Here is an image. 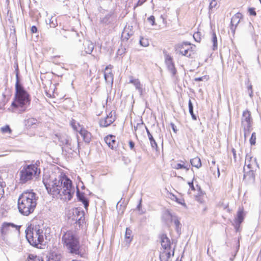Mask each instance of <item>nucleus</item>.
Returning <instances> with one entry per match:
<instances>
[{
    "instance_id": "nucleus-2",
    "label": "nucleus",
    "mask_w": 261,
    "mask_h": 261,
    "mask_svg": "<svg viewBox=\"0 0 261 261\" xmlns=\"http://www.w3.org/2000/svg\"><path fill=\"white\" fill-rule=\"evenodd\" d=\"M16 70H17V73L15 93L13 101L8 108V110L12 113L21 114L28 110L31 102V97L29 93L19 82L17 65Z\"/></svg>"
},
{
    "instance_id": "nucleus-47",
    "label": "nucleus",
    "mask_w": 261,
    "mask_h": 261,
    "mask_svg": "<svg viewBox=\"0 0 261 261\" xmlns=\"http://www.w3.org/2000/svg\"><path fill=\"white\" fill-rule=\"evenodd\" d=\"M188 184H189V185L191 190H192L193 191H195L196 189H195V187H194L193 182L192 181V182H189L188 183Z\"/></svg>"
},
{
    "instance_id": "nucleus-40",
    "label": "nucleus",
    "mask_w": 261,
    "mask_h": 261,
    "mask_svg": "<svg viewBox=\"0 0 261 261\" xmlns=\"http://www.w3.org/2000/svg\"><path fill=\"white\" fill-rule=\"evenodd\" d=\"M76 223L78 224L80 226L84 223H85L84 216L83 215L81 216L80 218H79V220L76 222Z\"/></svg>"
},
{
    "instance_id": "nucleus-21",
    "label": "nucleus",
    "mask_w": 261,
    "mask_h": 261,
    "mask_svg": "<svg viewBox=\"0 0 261 261\" xmlns=\"http://www.w3.org/2000/svg\"><path fill=\"white\" fill-rule=\"evenodd\" d=\"M77 195L80 201L83 203L85 208L87 209L89 206V200L85 196V194L83 193H78Z\"/></svg>"
},
{
    "instance_id": "nucleus-33",
    "label": "nucleus",
    "mask_w": 261,
    "mask_h": 261,
    "mask_svg": "<svg viewBox=\"0 0 261 261\" xmlns=\"http://www.w3.org/2000/svg\"><path fill=\"white\" fill-rule=\"evenodd\" d=\"M188 106H189V112L192 116V118L193 120H196V117L194 114L193 112V107L192 103L191 100L190 99L188 102Z\"/></svg>"
},
{
    "instance_id": "nucleus-53",
    "label": "nucleus",
    "mask_w": 261,
    "mask_h": 261,
    "mask_svg": "<svg viewBox=\"0 0 261 261\" xmlns=\"http://www.w3.org/2000/svg\"><path fill=\"white\" fill-rule=\"evenodd\" d=\"M247 166L249 167V168H251V165L248 164V165H247Z\"/></svg>"
},
{
    "instance_id": "nucleus-50",
    "label": "nucleus",
    "mask_w": 261,
    "mask_h": 261,
    "mask_svg": "<svg viewBox=\"0 0 261 261\" xmlns=\"http://www.w3.org/2000/svg\"><path fill=\"white\" fill-rule=\"evenodd\" d=\"M174 222L176 225H178L179 224V222L177 220H175Z\"/></svg>"
},
{
    "instance_id": "nucleus-52",
    "label": "nucleus",
    "mask_w": 261,
    "mask_h": 261,
    "mask_svg": "<svg viewBox=\"0 0 261 261\" xmlns=\"http://www.w3.org/2000/svg\"><path fill=\"white\" fill-rule=\"evenodd\" d=\"M92 49H93V47H92V48L89 50V54H90L92 52Z\"/></svg>"
},
{
    "instance_id": "nucleus-54",
    "label": "nucleus",
    "mask_w": 261,
    "mask_h": 261,
    "mask_svg": "<svg viewBox=\"0 0 261 261\" xmlns=\"http://www.w3.org/2000/svg\"><path fill=\"white\" fill-rule=\"evenodd\" d=\"M249 88L251 89L252 88V86H249Z\"/></svg>"
},
{
    "instance_id": "nucleus-27",
    "label": "nucleus",
    "mask_w": 261,
    "mask_h": 261,
    "mask_svg": "<svg viewBox=\"0 0 261 261\" xmlns=\"http://www.w3.org/2000/svg\"><path fill=\"white\" fill-rule=\"evenodd\" d=\"M27 259L28 261H44L43 258L42 257L34 254H29Z\"/></svg>"
},
{
    "instance_id": "nucleus-29",
    "label": "nucleus",
    "mask_w": 261,
    "mask_h": 261,
    "mask_svg": "<svg viewBox=\"0 0 261 261\" xmlns=\"http://www.w3.org/2000/svg\"><path fill=\"white\" fill-rule=\"evenodd\" d=\"M211 41L213 43V49L216 50L217 48V38L216 34L213 32L212 35Z\"/></svg>"
},
{
    "instance_id": "nucleus-11",
    "label": "nucleus",
    "mask_w": 261,
    "mask_h": 261,
    "mask_svg": "<svg viewBox=\"0 0 261 261\" xmlns=\"http://www.w3.org/2000/svg\"><path fill=\"white\" fill-rule=\"evenodd\" d=\"M162 248L172 249L170 239L168 237L167 234L162 233L159 236Z\"/></svg>"
},
{
    "instance_id": "nucleus-39",
    "label": "nucleus",
    "mask_w": 261,
    "mask_h": 261,
    "mask_svg": "<svg viewBox=\"0 0 261 261\" xmlns=\"http://www.w3.org/2000/svg\"><path fill=\"white\" fill-rule=\"evenodd\" d=\"M210 170L214 175H215L216 172H217L218 176H219L220 172H219V168L217 166H215L214 165V166L213 167H211Z\"/></svg>"
},
{
    "instance_id": "nucleus-35",
    "label": "nucleus",
    "mask_w": 261,
    "mask_h": 261,
    "mask_svg": "<svg viewBox=\"0 0 261 261\" xmlns=\"http://www.w3.org/2000/svg\"><path fill=\"white\" fill-rule=\"evenodd\" d=\"M256 135L255 132H253L251 134V136L249 139V142L251 145H254L256 143Z\"/></svg>"
},
{
    "instance_id": "nucleus-26",
    "label": "nucleus",
    "mask_w": 261,
    "mask_h": 261,
    "mask_svg": "<svg viewBox=\"0 0 261 261\" xmlns=\"http://www.w3.org/2000/svg\"><path fill=\"white\" fill-rule=\"evenodd\" d=\"M164 53L165 56V62L166 65L168 66L169 65L174 64L172 57L168 54L166 51H164Z\"/></svg>"
},
{
    "instance_id": "nucleus-14",
    "label": "nucleus",
    "mask_w": 261,
    "mask_h": 261,
    "mask_svg": "<svg viewBox=\"0 0 261 261\" xmlns=\"http://www.w3.org/2000/svg\"><path fill=\"white\" fill-rule=\"evenodd\" d=\"M244 220V213L243 210H239L237 212L236 217L235 218L233 225L234 226L237 230H238L240 227L241 223Z\"/></svg>"
},
{
    "instance_id": "nucleus-48",
    "label": "nucleus",
    "mask_w": 261,
    "mask_h": 261,
    "mask_svg": "<svg viewBox=\"0 0 261 261\" xmlns=\"http://www.w3.org/2000/svg\"><path fill=\"white\" fill-rule=\"evenodd\" d=\"M206 76H202L200 77H197L195 79V81H202L204 79H206Z\"/></svg>"
},
{
    "instance_id": "nucleus-18",
    "label": "nucleus",
    "mask_w": 261,
    "mask_h": 261,
    "mask_svg": "<svg viewBox=\"0 0 261 261\" xmlns=\"http://www.w3.org/2000/svg\"><path fill=\"white\" fill-rule=\"evenodd\" d=\"M195 200L200 203H203L205 202V193L203 192L200 188L197 194H194Z\"/></svg>"
},
{
    "instance_id": "nucleus-44",
    "label": "nucleus",
    "mask_w": 261,
    "mask_h": 261,
    "mask_svg": "<svg viewBox=\"0 0 261 261\" xmlns=\"http://www.w3.org/2000/svg\"><path fill=\"white\" fill-rule=\"evenodd\" d=\"M146 1V0H139L136 5L135 6L134 9H135L137 7L140 6L142 5H143Z\"/></svg>"
},
{
    "instance_id": "nucleus-49",
    "label": "nucleus",
    "mask_w": 261,
    "mask_h": 261,
    "mask_svg": "<svg viewBox=\"0 0 261 261\" xmlns=\"http://www.w3.org/2000/svg\"><path fill=\"white\" fill-rule=\"evenodd\" d=\"M139 126L141 127V126H142V125H140L138 124V125H137V126L135 127V132H136V133H137V130H138V127Z\"/></svg>"
},
{
    "instance_id": "nucleus-51",
    "label": "nucleus",
    "mask_w": 261,
    "mask_h": 261,
    "mask_svg": "<svg viewBox=\"0 0 261 261\" xmlns=\"http://www.w3.org/2000/svg\"><path fill=\"white\" fill-rule=\"evenodd\" d=\"M232 152H233V153L234 157V158H236V153H235V152H234V149H232Z\"/></svg>"
},
{
    "instance_id": "nucleus-1",
    "label": "nucleus",
    "mask_w": 261,
    "mask_h": 261,
    "mask_svg": "<svg viewBox=\"0 0 261 261\" xmlns=\"http://www.w3.org/2000/svg\"><path fill=\"white\" fill-rule=\"evenodd\" d=\"M43 182L49 194L54 196H59L64 200H69L72 198V181L66 176H60L57 179L53 176L45 174Z\"/></svg>"
},
{
    "instance_id": "nucleus-19",
    "label": "nucleus",
    "mask_w": 261,
    "mask_h": 261,
    "mask_svg": "<svg viewBox=\"0 0 261 261\" xmlns=\"http://www.w3.org/2000/svg\"><path fill=\"white\" fill-rule=\"evenodd\" d=\"M241 14L239 13L233 15L231 19V29L234 30L237 25L239 23L241 20Z\"/></svg>"
},
{
    "instance_id": "nucleus-43",
    "label": "nucleus",
    "mask_w": 261,
    "mask_h": 261,
    "mask_svg": "<svg viewBox=\"0 0 261 261\" xmlns=\"http://www.w3.org/2000/svg\"><path fill=\"white\" fill-rule=\"evenodd\" d=\"M248 12L250 15L255 16L256 15L255 9L254 8H249L248 9Z\"/></svg>"
},
{
    "instance_id": "nucleus-17",
    "label": "nucleus",
    "mask_w": 261,
    "mask_h": 261,
    "mask_svg": "<svg viewBox=\"0 0 261 261\" xmlns=\"http://www.w3.org/2000/svg\"><path fill=\"white\" fill-rule=\"evenodd\" d=\"M173 168L176 170L182 169L187 171L189 170L190 165L185 161H180L179 163L175 164Z\"/></svg>"
},
{
    "instance_id": "nucleus-8",
    "label": "nucleus",
    "mask_w": 261,
    "mask_h": 261,
    "mask_svg": "<svg viewBox=\"0 0 261 261\" xmlns=\"http://www.w3.org/2000/svg\"><path fill=\"white\" fill-rule=\"evenodd\" d=\"M253 119L251 113L248 110H245L243 112L241 118V126L244 132V137L250 132L252 129Z\"/></svg>"
},
{
    "instance_id": "nucleus-12",
    "label": "nucleus",
    "mask_w": 261,
    "mask_h": 261,
    "mask_svg": "<svg viewBox=\"0 0 261 261\" xmlns=\"http://www.w3.org/2000/svg\"><path fill=\"white\" fill-rule=\"evenodd\" d=\"M105 141L108 146L112 149H116L118 146L115 136L109 135L105 138Z\"/></svg>"
},
{
    "instance_id": "nucleus-30",
    "label": "nucleus",
    "mask_w": 261,
    "mask_h": 261,
    "mask_svg": "<svg viewBox=\"0 0 261 261\" xmlns=\"http://www.w3.org/2000/svg\"><path fill=\"white\" fill-rule=\"evenodd\" d=\"M147 135L150 142L151 146L153 148H156L158 147L157 143H156L155 140L153 138V136H152V135L150 134L148 130H147Z\"/></svg>"
},
{
    "instance_id": "nucleus-9",
    "label": "nucleus",
    "mask_w": 261,
    "mask_h": 261,
    "mask_svg": "<svg viewBox=\"0 0 261 261\" xmlns=\"http://www.w3.org/2000/svg\"><path fill=\"white\" fill-rule=\"evenodd\" d=\"M174 254V249L161 248L160 253V259L161 261H170L171 256H173Z\"/></svg>"
},
{
    "instance_id": "nucleus-22",
    "label": "nucleus",
    "mask_w": 261,
    "mask_h": 261,
    "mask_svg": "<svg viewBox=\"0 0 261 261\" xmlns=\"http://www.w3.org/2000/svg\"><path fill=\"white\" fill-rule=\"evenodd\" d=\"M62 258V256L61 253L53 252L50 254L49 261H61Z\"/></svg>"
},
{
    "instance_id": "nucleus-13",
    "label": "nucleus",
    "mask_w": 261,
    "mask_h": 261,
    "mask_svg": "<svg viewBox=\"0 0 261 261\" xmlns=\"http://www.w3.org/2000/svg\"><path fill=\"white\" fill-rule=\"evenodd\" d=\"M129 83L134 85L136 89L139 91L140 95H143L144 93V88L141 84V82L138 79H135L133 77H131Z\"/></svg>"
},
{
    "instance_id": "nucleus-28",
    "label": "nucleus",
    "mask_w": 261,
    "mask_h": 261,
    "mask_svg": "<svg viewBox=\"0 0 261 261\" xmlns=\"http://www.w3.org/2000/svg\"><path fill=\"white\" fill-rule=\"evenodd\" d=\"M56 136L58 138L59 140L62 143L63 145L69 146H71V139L67 136L63 140H61L62 138L61 137H59L58 135H56Z\"/></svg>"
},
{
    "instance_id": "nucleus-42",
    "label": "nucleus",
    "mask_w": 261,
    "mask_h": 261,
    "mask_svg": "<svg viewBox=\"0 0 261 261\" xmlns=\"http://www.w3.org/2000/svg\"><path fill=\"white\" fill-rule=\"evenodd\" d=\"M148 20L150 22L152 25H155V17L154 16L151 15L148 18Z\"/></svg>"
},
{
    "instance_id": "nucleus-45",
    "label": "nucleus",
    "mask_w": 261,
    "mask_h": 261,
    "mask_svg": "<svg viewBox=\"0 0 261 261\" xmlns=\"http://www.w3.org/2000/svg\"><path fill=\"white\" fill-rule=\"evenodd\" d=\"M31 31L32 34L37 33L38 31L37 27L35 25L32 26L31 28Z\"/></svg>"
},
{
    "instance_id": "nucleus-5",
    "label": "nucleus",
    "mask_w": 261,
    "mask_h": 261,
    "mask_svg": "<svg viewBox=\"0 0 261 261\" xmlns=\"http://www.w3.org/2000/svg\"><path fill=\"white\" fill-rule=\"evenodd\" d=\"M63 247L70 253L82 256L86 252V250L82 249L80 245L77 236L71 230H68L62 237Z\"/></svg>"
},
{
    "instance_id": "nucleus-6",
    "label": "nucleus",
    "mask_w": 261,
    "mask_h": 261,
    "mask_svg": "<svg viewBox=\"0 0 261 261\" xmlns=\"http://www.w3.org/2000/svg\"><path fill=\"white\" fill-rule=\"evenodd\" d=\"M38 171L37 167L34 164L24 166L19 172V181L21 184H25L36 176Z\"/></svg>"
},
{
    "instance_id": "nucleus-46",
    "label": "nucleus",
    "mask_w": 261,
    "mask_h": 261,
    "mask_svg": "<svg viewBox=\"0 0 261 261\" xmlns=\"http://www.w3.org/2000/svg\"><path fill=\"white\" fill-rule=\"evenodd\" d=\"M128 144H129V147L130 148L133 150L134 149V147H135V143L132 141V140H130L128 142Z\"/></svg>"
},
{
    "instance_id": "nucleus-16",
    "label": "nucleus",
    "mask_w": 261,
    "mask_h": 261,
    "mask_svg": "<svg viewBox=\"0 0 261 261\" xmlns=\"http://www.w3.org/2000/svg\"><path fill=\"white\" fill-rule=\"evenodd\" d=\"M112 66L111 65L107 66L105 68L104 76L107 82H112L113 80V74L112 73Z\"/></svg>"
},
{
    "instance_id": "nucleus-3",
    "label": "nucleus",
    "mask_w": 261,
    "mask_h": 261,
    "mask_svg": "<svg viewBox=\"0 0 261 261\" xmlns=\"http://www.w3.org/2000/svg\"><path fill=\"white\" fill-rule=\"evenodd\" d=\"M26 238L33 246L39 247L42 245L46 238L44 229L37 222H32L25 229Z\"/></svg>"
},
{
    "instance_id": "nucleus-32",
    "label": "nucleus",
    "mask_w": 261,
    "mask_h": 261,
    "mask_svg": "<svg viewBox=\"0 0 261 261\" xmlns=\"http://www.w3.org/2000/svg\"><path fill=\"white\" fill-rule=\"evenodd\" d=\"M167 66L168 70L171 73L172 75L174 76L176 74L177 70L175 68V64H173L171 65H169Z\"/></svg>"
},
{
    "instance_id": "nucleus-25",
    "label": "nucleus",
    "mask_w": 261,
    "mask_h": 261,
    "mask_svg": "<svg viewBox=\"0 0 261 261\" xmlns=\"http://www.w3.org/2000/svg\"><path fill=\"white\" fill-rule=\"evenodd\" d=\"M133 238V236L132 234V231L129 228H126L125 234V241L130 243L132 241Z\"/></svg>"
},
{
    "instance_id": "nucleus-15",
    "label": "nucleus",
    "mask_w": 261,
    "mask_h": 261,
    "mask_svg": "<svg viewBox=\"0 0 261 261\" xmlns=\"http://www.w3.org/2000/svg\"><path fill=\"white\" fill-rule=\"evenodd\" d=\"M79 132L82 137L83 140L86 143H88L91 141L92 138L91 134L86 129L82 127L81 128Z\"/></svg>"
},
{
    "instance_id": "nucleus-37",
    "label": "nucleus",
    "mask_w": 261,
    "mask_h": 261,
    "mask_svg": "<svg viewBox=\"0 0 261 261\" xmlns=\"http://www.w3.org/2000/svg\"><path fill=\"white\" fill-rule=\"evenodd\" d=\"M140 44L144 47H146L149 45V41L147 39L141 38L140 40Z\"/></svg>"
},
{
    "instance_id": "nucleus-23",
    "label": "nucleus",
    "mask_w": 261,
    "mask_h": 261,
    "mask_svg": "<svg viewBox=\"0 0 261 261\" xmlns=\"http://www.w3.org/2000/svg\"><path fill=\"white\" fill-rule=\"evenodd\" d=\"M10 227H14L15 225L10 223H4L1 229L2 234H6L7 233L9 232Z\"/></svg>"
},
{
    "instance_id": "nucleus-31",
    "label": "nucleus",
    "mask_w": 261,
    "mask_h": 261,
    "mask_svg": "<svg viewBox=\"0 0 261 261\" xmlns=\"http://www.w3.org/2000/svg\"><path fill=\"white\" fill-rule=\"evenodd\" d=\"M5 186V182L4 181L1 176H0V199L4 194V187Z\"/></svg>"
},
{
    "instance_id": "nucleus-4",
    "label": "nucleus",
    "mask_w": 261,
    "mask_h": 261,
    "mask_svg": "<svg viewBox=\"0 0 261 261\" xmlns=\"http://www.w3.org/2000/svg\"><path fill=\"white\" fill-rule=\"evenodd\" d=\"M37 204L36 194L32 191L23 192L18 200V208L19 212L25 216L32 213Z\"/></svg>"
},
{
    "instance_id": "nucleus-10",
    "label": "nucleus",
    "mask_w": 261,
    "mask_h": 261,
    "mask_svg": "<svg viewBox=\"0 0 261 261\" xmlns=\"http://www.w3.org/2000/svg\"><path fill=\"white\" fill-rule=\"evenodd\" d=\"M115 116L113 115L112 112H111L106 117L101 118L99 123L101 127H107L113 123L115 121Z\"/></svg>"
},
{
    "instance_id": "nucleus-20",
    "label": "nucleus",
    "mask_w": 261,
    "mask_h": 261,
    "mask_svg": "<svg viewBox=\"0 0 261 261\" xmlns=\"http://www.w3.org/2000/svg\"><path fill=\"white\" fill-rule=\"evenodd\" d=\"M169 198L171 200L176 202L177 203L182 205L184 207H186L185 200L183 198H178L176 195L172 193L169 194Z\"/></svg>"
},
{
    "instance_id": "nucleus-24",
    "label": "nucleus",
    "mask_w": 261,
    "mask_h": 261,
    "mask_svg": "<svg viewBox=\"0 0 261 261\" xmlns=\"http://www.w3.org/2000/svg\"><path fill=\"white\" fill-rule=\"evenodd\" d=\"M190 163L193 167L199 168L201 166V162L199 158L195 157L190 160Z\"/></svg>"
},
{
    "instance_id": "nucleus-38",
    "label": "nucleus",
    "mask_w": 261,
    "mask_h": 261,
    "mask_svg": "<svg viewBox=\"0 0 261 261\" xmlns=\"http://www.w3.org/2000/svg\"><path fill=\"white\" fill-rule=\"evenodd\" d=\"M193 38L196 42H200L201 39L200 33L197 32H195V33H194Z\"/></svg>"
},
{
    "instance_id": "nucleus-34",
    "label": "nucleus",
    "mask_w": 261,
    "mask_h": 261,
    "mask_svg": "<svg viewBox=\"0 0 261 261\" xmlns=\"http://www.w3.org/2000/svg\"><path fill=\"white\" fill-rule=\"evenodd\" d=\"M1 132L3 134H11L12 133V129H11L10 126L9 125H6L5 126L1 128Z\"/></svg>"
},
{
    "instance_id": "nucleus-7",
    "label": "nucleus",
    "mask_w": 261,
    "mask_h": 261,
    "mask_svg": "<svg viewBox=\"0 0 261 261\" xmlns=\"http://www.w3.org/2000/svg\"><path fill=\"white\" fill-rule=\"evenodd\" d=\"M175 51L181 56L193 58L196 53V46L188 42H183L175 46Z\"/></svg>"
},
{
    "instance_id": "nucleus-41",
    "label": "nucleus",
    "mask_w": 261,
    "mask_h": 261,
    "mask_svg": "<svg viewBox=\"0 0 261 261\" xmlns=\"http://www.w3.org/2000/svg\"><path fill=\"white\" fill-rule=\"evenodd\" d=\"M217 6V2L216 0H211L209 7L211 9L215 8Z\"/></svg>"
},
{
    "instance_id": "nucleus-36",
    "label": "nucleus",
    "mask_w": 261,
    "mask_h": 261,
    "mask_svg": "<svg viewBox=\"0 0 261 261\" xmlns=\"http://www.w3.org/2000/svg\"><path fill=\"white\" fill-rule=\"evenodd\" d=\"M70 124L74 130L78 131V126H80V124L77 123L75 120L72 119L70 121Z\"/></svg>"
}]
</instances>
